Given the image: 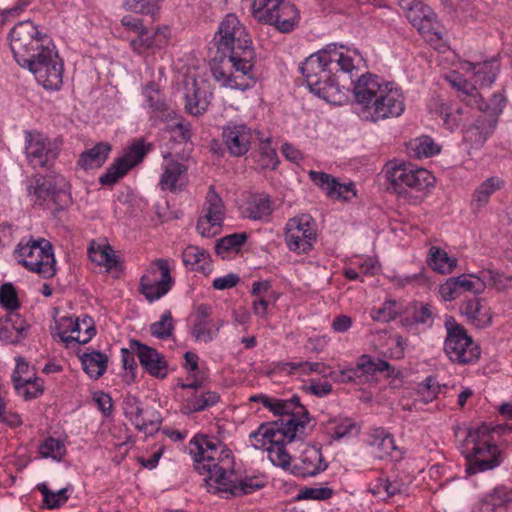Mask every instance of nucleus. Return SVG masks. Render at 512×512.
<instances>
[{"label":"nucleus","mask_w":512,"mask_h":512,"mask_svg":"<svg viewBox=\"0 0 512 512\" xmlns=\"http://www.w3.org/2000/svg\"><path fill=\"white\" fill-rule=\"evenodd\" d=\"M253 402H262L270 411L277 415L287 416L280 423L273 422L261 424L257 431L250 434V438L262 437L260 444H253L256 449L265 446H285L291 443L297 435L305 434L307 424L310 422L308 410L300 402V397L294 395L289 400L270 398L266 395H254L249 398Z\"/></svg>","instance_id":"1"},{"label":"nucleus","mask_w":512,"mask_h":512,"mask_svg":"<svg viewBox=\"0 0 512 512\" xmlns=\"http://www.w3.org/2000/svg\"><path fill=\"white\" fill-rule=\"evenodd\" d=\"M354 97L362 106V117L377 122L400 116L404 111V96L394 82L366 73L354 84Z\"/></svg>","instance_id":"2"},{"label":"nucleus","mask_w":512,"mask_h":512,"mask_svg":"<svg viewBox=\"0 0 512 512\" xmlns=\"http://www.w3.org/2000/svg\"><path fill=\"white\" fill-rule=\"evenodd\" d=\"M190 453L196 463L195 468L204 478L207 491L213 489V484L225 480V475L233 469L231 451L224 443L205 434H196L190 441Z\"/></svg>","instance_id":"3"},{"label":"nucleus","mask_w":512,"mask_h":512,"mask_svg":"<svg viewBox=\"0 0 512 512\" xmlns=\"http://www.w3.org/2000/svg\"><path fill=\"white\" fill-rule=\"evenodd\" d=\"M214 40L218 51L228 57V62L235 70L252 79L250 72L253 68L254 50L251 39L234 14H228L221 21Z\"/></svg>","instance_id":"4"},{"label":"nucleus","mask_w":512,"mask_h":512,"mask_svg":"<svg viewBox=\"0 0 512 512\" xmlns=\"http://www.w3.org/2000/svg\"><path fill=\"white\" fill-rule=\"evenodd\" d=\"M489 428L483 424L477 429L469 430L465 439L467 446L472 448L466 452V471L469 475L494 469L501 463V451L498 446L484 438L488 436Z\"/></svg>","instance_id":"5"},{"label":"nucleus","mask_w":512,"mask_h":512,"mask_svg":"<svg viewBox=\"0 0 512 512\" xmlns=\"http://www.w3.org/2000/svg\"><path fill=\"white\" fill-rule=\"evenodd\" d=\"M54 45L46 34H41L31 21L15 25L10 33V47L14 58L21 67L37 58V54Z\"/></svg>","instance_id":"6"},{"label":"nucleus","mask_w":512,"mask_h":512,"mask_svg":"<svg viewBox=\"0 0 512 512\" xmlns=\"http://www.w3.org/2000/svg\"><path fill=\"white\" fill-rule=\"evenodd\" d=\"M15 253L18 263L43 278H52L56 274V260L52 244L44 239H30L25 245L19 244Z\"/></svg>","instance_id":"7"},{"label":"nucleus","mask_w":512,"mask_h":512,"mask_svg":"<svg viewBox=\"0 0 512 512\" xmlns=\"http://www.w3.org/2000/svg\"><path fill=\"white\" fill-rule=\"evenodd\" d=\"M332 62L333 57L315 53L310 55L301 67V72L310 91L328 102L333 101V97L338 91V87L330 76L329 65Z\"/></svg>","instance_id":"8"},{"label":"nucleus","mask_w":512,"mask_h":512,"mask_svg":"<svg viewBox=\"0 0 512 512\" xmlns=\"http://www.w3.org/2000/svg\"><path fill=\"white\" fill-rule=\"evenodd\" d=\"M252 12L259 22L274 25L282 33L291 32L299 20L295 5L284 0H254Z\"/></svg>","instance_id":"9"},{"label":"nucleus","mask_w":512,"mask_h":512,"mask_svg":"<svg viewBox=\"0 0 512 512\" xmlns=\"http://www.w3.org/2000/svg\"><path fill=\"white\" fill-rule=\"evenodd\" d=\"M447 336L444 349L449 359L458 364H471L480 356V347L476 344L463 326L458 324L453 317L445 321Z\"/></svg>","instance_id":"10"},{"label":"nucleus","mask_w":512,"mask_h":512,"mask_svg":"<svg viewBox=\"0 0 512 512\" xmlns=\"http://www.w3.org/2000/svg\"><path fill=\"white\" fill-rule=\"evenodd\" d=\"M505 102L502 95L494 94L489 105H486L485 109L479 110L480 114L475 122L465 130L464 140L474 148L481 147L493 132Z\"/></svg>","instance_id":"11"},{"label":"nucleus","mask_w":512,"mask_h":512,"mask_svg":"<svg viewBox=\"0 0 512 512\" xmlns=\"http://www.w3.org/2000/svg\"><path fill=\"white\" fill-rule=\"evenodd\" d=\"M38 81L45 89L57 90L63 82V63L59 58L55 45L51 48L41 50L37 54V58L30 62L27 66Z\"/></svg>","instance_id":"12"},{"label":"nucleus","mask_w":512,"mask_h":512,"mask_svg":"<svg viewBox=\"0 0 512 512\" xmlns=\"http://www.w3.org/2000/svg\"><path fill=\"white\" fill-rule=\"evenodd\" d=\"M173 284L168 261L160 258L154 260L141 276L138 290L146 300L153 302L166 295Z\"/></svg>","instance_id":"13"},{"label":"nucleus","mask_w":512,"mask_h":512,"mask_svg":"<svg viewBox=\"0 0 512 512\" xmlns=\"http://www.w3.org/2000/svg\"><path fill=\"white\" fill-rule=\"evenodd\" d=\"M377 375H382L384 379L403 381L400 371H396L387 361L368 354H363L358 358L356 367L342 371V381L355 382L359 380L362 382V376H372L373 380L380 381L381 379Z\"/></svg>","instance_id":"14"},{"label":"nucleus","mask_w":512,"mask_h":512,"mask_svg":"<svg viewBox=\"0 0 512 512\" xmlns=\"http://www.w3.org/2000/svg\"><path fill=\"white\" fill-rule=\"evenodd\" d=\"M25 154L33 168H50L58 157V150L39 132L27 131L25 132Z\"/></svg>","instance_id":"15"},{"label":"nucleus","mask_w":512,"mask_h":512,"mask_svg":"<svg viewBox=\"0 0 512 512\" xmlns=\"http://www.w3.org/2000/svg\"><path fill=\"white\" fill-rule=\"evenodd\" d=\"M316 239V232L311 224V217L302 215L290 219L286 224L285 241L289 250L307 253Z\"/></svg>","instance_id":"16"},{"label":"nucleus","mask_w":512,"mask_h":512,"mask_svg":"<svg viewBox=\"0 0 512 512\" xmlns=\"http://www.w3.org/2000/svg\"><path fill=\"white\" fill-rule=\"evenodd\" d=\"M123 410L135 428L146 435L152 436L160 430L161 416L153 413L145 418L143 405L137 397L128 395L124 400Z\"/></svg>","instance_id":"17"},{"label":"nucleus","mask_w":512,"mask_h":512,"mask_svg":"<svg viewBox=\"0 0 512 512\" xmlns=\"http://www.w3.org/2000/svg\"><path fill=\"white\" fill-rule=\"evenodd\" d=\"M222 140L232 156L240 157L250 150L254 134L245 124L230 123L222 129Z\"/></svg>","instance_id":"18"},{"label":"nucleus","mask_w":512,"mask_h":512,"mask_svg":"<svg viewBox=\"0 0 512 512\" xmlns=\"http://www.w3.org/2000/svg\"><path fill=\"white\" fill-rule=\"evenodd\" d=\"M66 185L60 175H51V178L35 176L28 186V192L33 193L37 199L46 200L51 197L55 203L58 200L67 202Z\"/></svg>","instance_id":"19"},{"label":"nucleus","mask_w":512,"mask_h":512,"mask_svg":"<svg viewBox=\"0 0 512 512\" xmlns=\"http://www.w3.org/2000/svg\"><path fill=\"white\" fill-rule=\"evenodd\" d=\"M130 347L131 350L136 351V356L147 373L160 380L165 378L167 375V363L156 349L142 344L135 339L130 340Z\"/></svg>","instance_id":"20"},{"label":"nucleus","mask_w":512,"mask_h":512,"mask_svg":"<svg viewBox=\"0 0 512 512\" xmlns=\"http://www.w3.org/2000/svg\"><path fill=\"white\" fill-rule=\"evenodd\" d=\"M309 177L329 198L349 201L356 196L355 185L352 182L348 184L340 183L337 178L330 174L313 170L309 172Z\"/></svg>","instance_id":"21"},{"label":"nucleus","mask_w":512,"mask_h":512,"mask_svg":"<svg viewBox=\"0 0 512 512\" xmlns=\"http://www.w3.org/2000/svg\"><path fill=\"white\" fill-rule=\"evenodd\" d=\"M328 464L325 462L321 449L315 446H306L301 452L299 461L292 466L291 472L295 476H315L326 470Z\"/></svg>","instance_id":"22"},{"label":"nucleus","mask_w":512,"mask_h":512,"mask_svg":"<svg viewBox=\"0 0 512 512\" xmlns=\"http://www.w3.org/2000/svg\"><path fill=\"white\" fill-rule=\"evenodd\" d=\"M60 326H65L66 330H70L72 333L78 332L77 336H66L65 331L59 333L60 339L67 345L71 342L86 344L96 334L94 321L87 315L82 319L76 318L75 320L69 317H63L60 320Z\"/></svg>","instance_id":"23"},{"label":"nucleus","mask_w":512,"mask_h":512,"mask_svg":"<svg viewBox=\"0 0 512 512\" xmlns=\"http://www.w3.org/2000/svg\"><path fill=\"white\" fill-rule=\"evenodd\" d=\"M235 476L234 470L232 469L225 475V480L219 481L217 484H213V489L210 493H226L233 497L243 496L253 493L263 487V484L255 481L254 478L246 477L236 482L233 477Z\"/></svg>","instance_id":"24"},{"label":"nucleus","mask_w":512,"mask_h":512,"mask_svg":"<svg viewBox=\"0 0 512 512\" xmlns=\"http://www.w3.org/2000/svg\"><path fill=\"white\" fill-rule=\"evenodd\" d=\"M29 325L17 311H8L0 318V340L17 344L27 335Z\"/></svg>","instance_id":"25"},{"label":"nucleus","mask_w":512,"mask_h":512,"mask_svg":"<svg viewBox=\"0 0 512 512\" xmlns=\"http://www.w3.org/2000/svg\"><path fill=\"white\" fill-rule=\"evenodd\" d=\"M187 184V166L177 161L169 162L161 175L160 188L164 191L177 192L182 191Z\"/></svg>","instance_id":"26"},{"label":"nucleus","mask_w":512,"mask_h":512,"mask_svg":"<svg viewBox=\"0 0 512 512\" xmlns=\"http://www.w3.org/2000/svg\"><path fill=\"white\" fill-rule=\"evenodd\" d=\"M462 313L468 322L478 329L488 327L492 322V313L483 299L474 297L461 306Z\"/></svg>","instance_id":"27"},{"label":"nucleus","mask_w":512,"mask_h":512,"mask_svg":"<svg viewBox=\"0 0 512 512\" xmlns=\"http://www.w3.org/2000/svg\"><path fill=\"white\" fill-rule=\"evenodd\" d=\"M193 388L191 396L186 400L189 412H200L215 406L220 401L219 393L206 390L205 386H190Z\"/></svg>","instance_id":"28"},{"label":"nucleus","mask_w":512,"mask_h":512,"mask_svg":"<svg viewBox=\"0 0 512 512\" xmlns=\"http://www.w3.org/2000/svg\"><path fill=\"white\" fill-rule=\"evenodd\" d=\"M183 263L191 270L208 274L211 272V258L206 250L198 246L189 245L182 254Z\"/></svg>","instance_id":"29"},{"label":"nucleus","mask_w":512,"mask_h":512,"mask_svg":"<svg viewBox=\"0 0 512 512\" xmlns=\"http://www.w3.org/2000/svg\"><path fill=\"white\" fill-rule=\"evenodd\" d=\"M110 151L111 145L109 143L99 142L91 149L81 153L78 165L85 170L99 168L105 163Z\"/></svg>","instance_id":"30"},{"label":"nucleus","mask_w":512,"mask_h":512,"mask_svg":"<svg viewBox=\"0 0 512 512\" xmlns=\"http://www.w3.org/2000/svg\"><path fill=\"white\" fill-rule=\"evenodd\" d=\"M469 276L475 278V280H470L465 275L453 277L456 282L458 292L473 291L474 293H481L485 287L493 286L496 283L497 274L492 271H487L482 272L481 277L473 275Z\"/></svg>","instance_id":"31"},{"label":"nucleus","mask_w":512,"mask_h":512,"mask_svg":"<svg viewBox=\"0 0 512 512\" xmlns=\"http://www.w3.org/2000/svg\"><path fill=\"white\" fill-rule=\"evenodd\" d=\"M370 445L375 448V455L380 459L394 457L397 449L393 436L382 428L375 429L371 434Z\"/></svg>","instance_id":"32"},{"label":"nucleus","mask_w":512,"mask_h":512,"mask_svg":"<svg viewBox=\"0 0 512 512\" xmlns=\"http://www.w3.org/2000/svg\"><path fill=\"white\" fill-rule=\"evenodd\" d=\"M151 149V144H145L143 139L135 140L124 152V154L117 158L119 164L129 171L139 163H141L145 155Z\"/></svg>","instance_id":"33"},{"label":"nucleus","mask_w":512,"mask_h":512,"mask_svg":"<svg viewBox=\"0 0 512 512\" xmlns=\"http://www.w3.org/2000/svg\"><path fill=\"white\" fill-rule=\"evenodd\" d=\"M206 213L204 218L211 226H221L224 219V205L215 187L210 186L206 197Z\"/></svg>","instance_id":"34"},{"label":"nucleus","mask_w":512,"mask_h":512,"mask_svg":"<svg viewBox=\"0 0 512 512\" xmlns=\"http://www.w3.org/2000/svg\"><path fill=\"white\" fill-rule=\"evenodd\" d=\"M453 85L458 88L461 102H464L467 106L483 110L486 105H489V103L484 101L482 95L478 91L476 83L473 84L467 80H463L462 82L454 83Z\"/></svg>","instance_id":"35"},{"label":"nucleus","mask_w":512,"mask_h":512,"mask_svg":"<svg viewBox=\"0 0 512 512\" xmlns=\"http://www.w3.org/2000/svg\"><path fill=\"white\" fill-rule=\"evenodd\" d=\"M433 181L434 177L428 170L424 168H415L414 165L411 164L404 183V195L407 194L408 188L420 191L432 185Z\"/></svg>","instance_id":"36"},{"label":"nucleus","mask_w":512,"mask_h":512,"mask_svg":"<svg viewBox=\"0 0 512 512\" xmlns=\"http://www.w3.org/2000/svg\"><path fill=\"white\" fill-rule=\"evenodd\" d=\"M271 199L268 195H253L247 201L246 215L253 220H261L272 212Z\"/></svg>","instance_id":"37"},{"label":"nucleus","mask_w":512,"mask_h":512,"mask_svg":"<svg viewBox=\"0 0 512 512\" xmlns=\"http://www.w3.org/2000/svg\"><path fill=\"white\" fill-rule=\"evenodd\" d=\"M449 130L458 128L463 122V115L466 113L462 107H453L446 102L439 101L435 108Z\"/></svg>","instance_id":"38"},{"label":"nucleus","mask_w":512,"mask_h":512,"mask_svg":"<svg viewBox=\"0 0 512 512\" xmlns=\"http://www.w3.org/2000/svg\"><path fill=\"white\" fill-rule=\"evenodd\" d=\"M108 358L101 352L86 353L81 357L84 371L94 379H97L106 370Z\"/></svg>","instance_id":"39"},{"label":"nucleus","mask_w":512,"mask_h":512,"mask_svg":"<svg viewBox=\"0 0 512 512\" xmlns=\"http://www.w3.org/2000/svg\"><path fill=\"white\" fill-rule=\"evenodd\" d=\"M356 424L349 418H331L324 424L325 433L332 440H340L352 433Z\"/></svg>","instance_id":"40"},{"label":"nucleus","mask_w":512,"mask_h":512,"mask_svg":"<svg viewBox=\"0 0 512 512\" xmlns=\"http://www.w3.org/2000/svg\"><path fill=\"white\" fill-rule=\"evenodd\" d=\"M469 70L475 77V83L480 86L491 85L497 74V65L495 61H485L479 64L468 63Z\"/></svg>","instance_id":"41"},{"label":"nucleus","mask_w":512,"mask_h":512,"mask_svg":"<svg viewBox=\"0 0 512 512\" xmlns=\"http://www.w3.org/2000/svg\"><path fill=\"white\" fill-rule=\"evenodd\" d=\"M429 265L434 271L446 274L450 273L456 267L457 260L455 258H450L441 248L433 246L430 249Z\"/></svg>","instance_id":"42"},{"label":"nucleus","mask_w":512,"mask_h":512,"mask_svg":"<svg viewBox=\"0 0 512 512\" xmlns=\"http://www.w3.org/2000/svg\"><path fill=\"white\" fill-rule=\"evenodd\" d=\"M512 501V489L506 486H497L492 492L488 493L482 500L483 507L487 510L494 511L496 507Z\"/></svg>","instance_id":"43"},{"label":"nucleus","mask_w":512,"mask_h":512,"mask_svg":"<svg viewBox=\"0 0 512 512\" xmlns=\"http://www.w3.org/2000/svg\"><path fill=\"white\" fill-rule=\"evenodd\" d=\"M411 164L407 163H398L394 164L387 171V179L390 183L392 190L398 195H404V183L407 178L408 169Z\"/></svg>","instance_id":"44"},{"label":"nucleus","mask_w":512,"mask_h":512,"mask_svg":"<svg viewBox=\"0 0 512 512\" xmlns=\"http://www.w3.org/2000/svg\"><path fill=\"white\" fill-rule=\"evenodd\" d=\"M440 387L441 386H417V388H413L409 392L413 398L412 404L403 403V407L412 409V407H416L417 403L426 404L432 401L439 393Z\"/></svg>","instance_id":"45"},{"label":"nucleus","mask_w":512,"mask_h":512,"mask_svg":"<svg viewBox=\"0 0 512 512\" xmlns=\"http://www.w3.org/2000/svg\"><path fill=\"white\" fill-rule=\"evenodd\" d=\"M246 240L247 234L245 232L227 235L217 241L215 252L221 255L230 251H238Z\"/></svg>","instance_id":"46"},{"label":"nucleus","mask_w":512,"mask_h":512,"mask_svg":"<svg viewBox=\"0 0 512 512\" xmlns=\"http://www.w3.org/2000/svg\"><path fill=\"white\" fill-rule=\"evenodd\" d=\"M418 31L424 35L426 41L431 44L434 41H440L442 39L441 31L439 30V24L436 21V16L433 12L428 11L427 17L423 19L422 23L417 26Z\"/></svg>","instance_id":"47"},{"label":"nucleus","mask_w":512,"mask_h":512,"mask_svg":"<svg viewBox=\"0 0 512 512\" xmlns=\"http://www.w3.org/2000/svg\"><path fill=\"white\" fill-rule=\"evenodd\" d=\"M502 181L496 177L485 180L474 192L473 200L479 207L484 206L490 196L500 188Z\"/></svg>","instance_id":"48"},{"label":"nucleus","mask_w":512,"mask_h":512,"mask_svg":"<svg viewBox=\"0 0 512 512\" xmlns=\"http://www.w3.org/2000/svg\"><path fill=\"white\" fill-rule=\"evenodd\" d=\"M89 257L93 262L106 266L109 269L117 264L114 251L110 245L98 246L97 248L91 247L89 249Z\"/></svg>","instance_id":"49"},{"label":"nucleus","mask_w":512,"mask_h":512,"mask_svg":"<svg viewBox=\"0 0 512 512\" xmlns=\"http://www.w3.org/2000/svg\"><path fill=\"white\" fill-rule=\"evenodd\" d=\"M174 330L173 318L170 311H166L160 321L150 325V332L158 339H167L172 336Z\"/></svg>","instance_id":"50"},{"label":"nucleus","mask_w":512,"mask_h":512,"mask_svg":"<svg viewBox=\"0 0 512 512\" xmlns=\"http://www.w3.org/2000/svg\"><path fill=\"white\" fill-rule=\"evenodd\" d=\"M0 303L9 311H17L20 308L17 292L11 283H4L0 287Z\"/></svg>","instance_id":"51"},{"label":"nucleus","mask_w":512,"mask_h":512,"mask_svg":"<svg viewBox=\"0 0 512 512\" xmlns=\"http://www.w3.org/2000/svg\"><path fill=\"white\" fill-rule=\"evenodd\" d=\"M159 0H125V7L134 13L154 15L158 10Z\"/></svg>","instance_id":"52"},{"label":"nucleus","mask_w":512,"mask_h":512,"mask_svg":"<svg viewBox=\"0 0 512 512\" xmlns=\"http://www.w3.org/2000/svg\"><path fill=\"white\" fill-rule=\"evenodd\" d=\"M271 462L279 467L287 468L290 466L291 456L287 452L285 446H265Z\"/></svg>","instance_id":"53"},{"label":"nucleus","mask_w":512,"mask_h":512,"mask_svg":"<svg viewBox=\"0 0 512 512\" xmlns=\"http://www.w3.org/2000/svg\"><path fill=\"white\" fill-rule=\"evenodd\" d=\"M127 172L128 170L124 167V165L119 164V161L116 159L115 162L107 168L106 172L100 176L99 182L102 185L111 186L115 184Z\"/></svg>","instance_id":"54"},{"label":"nucleus","mask_w":512,"mask_h":512,"mask_svg":"<svg viewBox=\"0 0 512 512\" xmlns=\"http://www.w3.org/2000/svg\"><path fill=\"white\" fill-rule=\"evenodd\" d=\"M40 453L44 457L60 458L64 453V445L61 441L49 437L40 446Z\"/></svg>","instance_id":"55"},{"label":"nucleus","mask_w":512,"mask_h":512,"mask_svg":"<svg viewBox=\"0 0 512 512\" xmlns=\"http://www.w3.org/2000/svg\"><path fill=\"white\" fill-rule=\"evenodd\" d=\"M213 75L217 81H221L223 86H227L234 89L245 90L249 87L248 83L239 84L236 82V77L233 74L228 75L222 66H215L212 69Z\"/></svg>","instance_id":"56"},{"label":"nucleus","mask_w":512,"mask_h":512,"mask_svg":"<svg viewBox=\"0 0 512 512\" xmlns=\"http://www.w3.org/2000/svg\"><path fill=\"white\" fill-rule=\"evenodd\" d=\"M395 306V301H387L382 308L372 310V319L381 322H389L394 320L398 314Z\"/></svg>","instance_id":"57"},{"label":"nucleus","mask_w":512,"mask_h":512,"mask_svg":"<svg viewBox=\"0 0 512 512\" xmlns=\"http://www.w3.org/2000/svg\"><path fill=\"white\" fill-rule=\"evenodd\" d=\"M333 494L332 489L327 487H319V488H305L301 490L297 496L298 500H327Z\"/></svg>","instance_id":"58"},{"label":"nucleus","mask_w":512,"mask_h":512,"mask_svg":"<svg viewBox=\"0 0 512 512\" xmlns=\"http://www.w3.org/2000/svg\"><path fill=\"white\" fill-rule=\"evenodd\" d=\"M198 93H199V90L194 89L193 95H189V94L186 95L185 108L188 113H190L194 116H198V115L202 114L207 109L206 101H201L198 98Z\"/></svg>","instance_id":"59"},{"label":"nucleus","mask_w":512,"mask_h":512,"mask_svg":"<svg viewBox=\"0 0 512 512\" xmlns=\"http://www.w3.org/2000/svg\"><path fill=\"white\" fill-rule=\"evenodd\" d=\"M29 372V366L28 364L19 357L17 359V365L16 368L12 374V381L14 384H35L36 377L28 376L27 378H23V374H28Z\"/></svg>","instance_id":"60"},{"label":"nucleus","mask_w":512,"mask_h":512,"mask_svg":"<svg viewBox=\"0 0 512 512\" xmlns=\"http://www.w3.org/2000/svg\"><path fill=\"white\" fill-rule=\"evenodd\" d=\"M407 11V18L412 23L414 27L417 28L418 25H420L427 17L428 11H430L429 8L424 7L421 3V1L416 2L415 5L411 7V10Z\"/></svg>","instance_id":"61"},{"label":"nucleus","mask_w":512,"mask_h":512,"mask_svg":"<svg viewBox=\"0 0 512 512\" xmlns=\"http://www.w3.org/2000/svg\"><path fill=\"white\" fill-rule=\"evenodd\" d=\"M414 150L415 156L418 158L430 157L439 152V149L435 146L434 142L428 137L421 139L419 143L416 144Z\"/></svg>","instance_id":"62"},{"label":"nucleus","mask_w":512,"mask_h":512,"mask_svg":"<svg viewBox=\"0 0 512 512\" xmlns=\"http://www.w3.org/2000/svg\"><path fill=\"white\" fill-rule=\"evenodd\" d=\"M93 401L97 404L99 410L104 414V416H109L112 412L113 404L111 397L102 392L95 391L93 393Z\"/></svg>","instance_id":"63"},{"label":"nucleus","mask_w":512,"mask_h":512,"mask_svg":"<svg viewBox=\"0 0 512 512\" xmlns=\"http://www.w3.org/2000/svg\"><path fill=\"white\" fill-rule=\"evenodd\" d=\"M439 293L445 301H451L458 297L459 292L453 277L446 280L439 288Z\"/></svg>","instance_id":"64"}]
</instances>
